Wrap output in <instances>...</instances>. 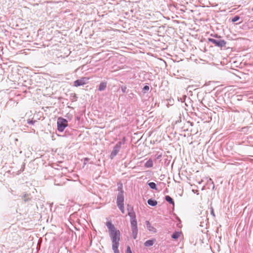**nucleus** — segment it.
<instances>
[{
	"mask_svg": "<svg viewBox=\"0 0 253 253\" xmlns=\"http://www.w3.org/2000/svg\"><path fill=\"white\" fill-rule=\"evenodd\" d=\"M57 129L60 132L64 131V129L68 126L67 121L62 118H59L57 120Z\"/></svg>",
	"mask_w": 253,
	"mask_h": 253,
	"instance_id": "20e7f679",
	"label": "nucleus"
},
{
	"mask_svg": "<svg viewBox=\"0 0 253 253\" xmlns=\"http://www.w3.org/2000/svg\"><path fill=\"white\" fill-rule=\"evenodd\" d=\"M190 124H191V126L193 125V123H190Z\"/></svg>",
	"mask_w": 253,
	"mask_h": 253,
	"instance_id": "c85d7f7f",
	"label": "nucleus"
},
{
	"mask_svg": "<svg viewBox=\"0 0 253 253\" xmlns=\"http://www.w3.org/2000/svg\"><path fill=\"white\" fill-rule=\"evenodd\" d=\"M155 242H156V239H151V240H147V241H146L144 243V246L145 247H150V246H152L153 245V244H154V243Z\"/></svg>",
	"mask_w": 253,
	"mask_h": 253,
	"instance_id": "9d476101",
	"label": "nucleus"
},
{
	"mask_svg": "<svg viewBox=\"0 0 253 253\" xmlns=\"http://www.w3.org/2000/svg\"><path fill=\"white\" fill-rule=\"evenodd\" d=\"M252 10L253 11V8H252Z\"/></svg>",
	"mask_w": 253,
	"mask_h": 253,
	"instance_id": "7c9ffc66",
	"label": "nucleus"
},
{
	"mask_svg": "<svg viewBox=\"0 0 253 253\" xmlns=\"http://www.w3.org/2000/svg\"><path fill=\"white\" fill-rule=\"evenodd\" d=\"M148 184L151 189L157 190L156 184H155V183L153 182H151L148 183Z\"/></svg>",
	"mask_w": 253,
	"mask_h": 253,
	"instance_id": "f3484780",
	"label": "nucleus"
},
{
	"mask_svg": "<svg viewBox=\"0 0 253 253\" xmlns=\"http://www.w3.org/2000/svg\"><path fill=\"white\" fill-rule=\"evenodd\" d=\"M130 211L128 212V215L130 217V226L132 231V236L134 239H136L138 233L137 223L136 219L135 213L131 208Z\"/></svg>",
	"mask_w": 253,
	"mask_h": 253,
	"instance_id": "7ed1b4c3",
	"label": "nucleus"
},
{
	"mask_svg": "<svg viewBox=\"0 0 253 253\" xmlns=\"http://www.w3.org/2000/svg\"><path fill=\"white\" fill-rule=\"evenodd\" d=\"M118 190L120 191L117 195V205H123L124 202V191L121 187H118Z\"/></svg>",
	"mask_w": 253,
	"mask_h": 253,
	"instance_id": "423d86ee",
	"label": "nucleus"
},
{
	"mask_svg": "<svg viewBox=\"0 0 253 253\" xmlns=\"http://www.w3.org/2000/svg\"><path fill=\"white\" fill-rule=\"evenodd\" d=\"M149 89V86L148 85H145L142 88V91L144 93H146Z\"/></svg>",
	"mask_w": 253,
	"mask_h": 253,
	"instance_id": "412c9836",
	"label": "nucleus"
},
{
	"mask_svg": "<svg viewBox=\"0 0 253 253\" xmlns=\"http://www.w3.org/2000/svg\"><path fill=\"white\" fill-rule=\"evenodd\" d=\"M35 122H36V121H33V120H28V124H30V125H34Z\"/></svg>",
	"mask_w": 253,
	"mask_h": 253,
	"instance_id": "5701e85b",
	"label": "nucleus"
},
{
	"mask_svg": "<svg viewBox=\"0 0 253 253\" xmlns=\"http://www.w3.org/2000/svg\"><path fill=\"white\" fill-rule=\"evenodd\" d=\"M22 199L26 202L31 200V198L28 194H24L22 196Z\"/></svg>",
	"mask_w": 253,
	"mask_h": 253,
	"instance_id": "dca6fc26",
	"label": "nucleus"
},
{
	"mask_svg": "<svg viewBox=\"0 0 253 253\" xmlns=\"http://www.w3.org/2000/svg\"><path fill=\"white\" fill-rule=\"evenodd\" d=\"M88 79L86 78H82L81 79L75 81L74 83V86L78 87L79 86L83 85L86 83Z\"/></svg>",
	"mask_w": 253,
	"mask_h": 253,
	"instance_id": "6e6552de",
	"label": "nucleus"
},
{
	"mask_svg": "<svg viewBox=\"0 0 253 253\" xmlns=\"http://www.w3.org/2000/svg\"><path fill=\"white\" fill-rule=\"evenodd\" d=\"M166 200L169 203L174 205V201L173 199L169 196H166L165 197Z\"/></svg>",
	"mask_w": 253,
	"mask_h": 253,
	"instance_id": "2eb2a0df",
	"label": "nucleus"
},
{
	"mask_svg": "<svg viewBox=\"0 0 253 253\" xmlns=\"http://www.w3.org/2000/svg\"><path fill=\"white\" fill-rule=\"evenodd\" d=\"M208 41L214 44V45L221 48L225 47L226 44V41L223 40H218L214 39L209 38Z\"/></svg>",
	"mask_w": 253,
	"mask_h": 253,
	"instance_id": "39448f33",
	"label": "nucleus"
},
{
	"mask_svg": "<svg viewBox=\"0 0 253 253\" xmlns=\"http://www.w3.org/2000/svg\"><path fill=\"white\" fill-rule=\"evenodd\" d=\"M162 157V155L161 154L158 155L156 157V159H160Z\"/></svg>",
	"mask_w": 253,
	"mask_h": 253,
	"instance_id": "a878e982",
	"label": "nucleus"
},
{
	"mask_svg": "<svg viewBox=\"0 0 253 253\" xmlns=\"http://www.w3.org/2000/svg\"><path fill=\"white\" fill-rule=\"evenodd\" d=\"M122 145V142L121 141H119L114 147L113 150L110 156L111 159H113L118 154L121 149Z\"/></svg>",
	"mask_w": 253,
	"mask_h": 253,
	"instance_id": "0eeeda50",
	"label": "nucleus"
},
{
	"mask_svg": "<svg viewBox=\"0 0 253 253\" xmlns=\"http://www.w3.org/2000/svg\"><path fill=\"white\" fill-rule=\"evenodd\" d=\"M239 19H240V17L239 16L236 15V16H234L232 19V21L233 22H235L238 21L239 20Z\"/></svg>",
	"mask_w": 253,
	"mask_h": 253,
	"instance_id": "aec40b11",
	"label": "nucleus"
},
{
	"mask_svg": "<svg viewBox=\"0 0 253 253\" xmlns=\"http://www.w3.org/2000/svg\"><path fill=\"white\" fill-rule=\"evenodd\" d=\"M131 208H132V207H131L130 206H129V205H127V211H128V212H129V211H130V210L131 209Z\"/></svg>",
	"mask_w": 253,
	"mask_h": 253,
	"instance_id": "bb28decb",
	"label": "nucleus"
},
{
	"mask_svg": "<svg viewBox=\"0 0 253 253\" xmlns=\"http://www.w3.org/2000/svg\"><path fill=\"white\" fill-rule=\"evenodd\" d=\"M127 88L126 86H122L121 87V89H122V91L123 92L125 93L126 92V90Z\"/></svg>",
	"mask_w": 253,
	"mask_h": 253,
	"instance_id": "b1692460",
	"label": "nucleus"
},
{
	"mask_svg": "<svg viewBox=\"0 0 253 253\" xmlns=\"http://www.w3.org/2000/svg\"><path fill=\"white\" fill-rule=\"evenodd\" d=\"M210 210H211V214L213 216V217H215V215L214 214V210H213V208L212 207H210Z\"/></svg>",
	"mask_w": 253,
	"mask_h": 253,
	"instance_id": "4be33fe9",
	"label": "nucleus"
},
{
	"mask_svg": "<svg viewBox=\"0 0 253 253\" xmlns=\"http://www.w3.org/2000/svg\"><path fill=\"white\" fill-rule=\"evenodd\" d=\"M126 253H132L130 248L129 246L127 247Z\"/></svg>",
	"mask_w": 253,
	"mask_h": 253,
	"instance_id": "393cba45",
	"label": "nucleus"
},
{
	"mask_svg": "<svg viewBox=\"0 0 253 253\" xmlns=\"http://www.w3.org/2000/svg\"><path fill=\"white\" fill-rule=\"evenodd\" d=\"M180 234L181 232L176 231L172 234L171 237L173 239L176 240L180 237Z\"/></svg>",
	"mask_w": 253,
	"mask_h": 253,
	"instance_id": "4468645a",
	"label": "nucleus"
},
{
	"mask_svg": "<svg viewBox=\"0 0 253 253\" xmlns=\"http://www.w3.org/2000/svg\"><path fill=\"white\" fill-rule=\"evenodd\" d=\"M119 246V245L112 246V250H113L114 253H120L118 250Z\"/></svg>",
	"mask_w": 253,
	"mask_h": 253,
	"instance_id": "a211bd4d",
	"label": "nucleus"
},
{
	"mask_svg": "<svg viewBox=\"0 0 253 253\" xmlns=\"http://www.w3.org/2000/svg\"><path fill=\"white\" fill-rule=\"evenodd\" d=\"M88 160V159H87V158L85 159V160Z\"/></svg>",
	"mask_w": 253,
	"mask_h": 253,
	"instance_id": "c756f323",
	"label": "nucleus"
},
{
	"mask_svg": "<svg viewBox=\"0 0 253 253\" xmlns=\"http://www.w3.org/2000/svg\"><path fill=\"white\" fill-rule=\"evenodd\" d=\"M153 166V161L152 159H150L148 161H147L145 164V167L147 168H152Z\"/></svg>",
	"mask_w": 253,
	"mask_h": 253,
	"instance_id": "f8f14e48",
	"label": "nucleus"
},
{
	"mask_svg": "<svg viewBox=\"0 0 253 253\" xmlns=\"http://www.w3.org/2000/svg\"><path fill=\"white\" fill-rule=\"evenodd\" d=\"M130 211L128 212V215L130 217V226L132 231V236L134 239H136L138 233L137 223L136 219L135 213L131 208Z\"/></svg>",
	"mask_w": 253,
	"mask_h": 253,
	"instance_id": "f03ea898",
	"label": "nucleus"
},
{
	"mask_svg": "<svg viewBox=\"0 0 253 253\" xmlns=\"http://www.w3.org/2000/svg\"><path fill=\"white\" fill-rule=\"evenodd\" d=\"M146 227L149 231L153 232H156V229L151 225L149 221H146Z\"/></svg>",
	"mask_w": 253,
	"mask_h": 253,
	"instance_id": "1a4fd4ad",
	"label": "nucleus"
},
{
	"mask_svg": "<svg viewBox=\"0 0 253 253\" xmlns=\"http://www.w3.org/2000/svg\"><path fill=\"white\" fill-rule=\"evenodd\" d=\"M148 204L151 206H155L157 205V202L156 200L150 199L147 201Z\"/></svg>",
	"mask_w": 253,
	"mask_h": 253,
	"instance_id": "ddd939ff",
	"label": "nucleus"
},
{
	"mask_svg": "<svg viewBox=\"0 0 253 253\" xmlns=\"http://www.w3.org/2000/svg\"><path fill=\"white\" fill-rule=\"evenodd\" d=\"M117 206L118 207L119 209L120 210L121 212L123 213H124V212H125L124 204L118 205Z\"/></svg>",
	"mask_w": 253,
	"mask_h": 253,
	"instance_id": "6ab92c4d",
	"label": "nucleus"
},
{
	"mask_svg": "<svg viewBox=\"0 0 253 253\" xmlns=\"http://www.w3.org/2000/svg\"><path fill=\"white\" fill-rule=\"evenodd\" d=\"M106 226L109 229L110 236L112 242V246L119 245L120 240V232L116 230L114 225L111 221L106 222Z\"/></svg>",
	"mask_w": 253,
	"mask_h": 253,
	"instance_id": "f257e3e1",
	"label": "nucleus"
},
{
	"mask_svg": "<svg viewBox=\"0 0 253 253\" xmlns=\"http://www.w3.org/2000/svg\"><path fill=\"white\" fill-rule=\"evenodd\" d=\"M107 86V83L106 82H102L100 84L99 87H98V90L99 91H103L105 89Z\"/></svg>",
	"mask_w": 253,
	"mask_h": 253,
	"instance_id": "9b49d317",
	"label": "nucleus"
},
{
	"mask_svg": "<svg viewBox=\"0 0 253 253\" xmlns=\"http://www.w3.org/2000/svg\"><path fill=\"white\" fill-rule=\"evenodd\" d=\"M214 37H215V38H217V37H218V36H217V35H214Z\"/></svg>",
	"mask_w": 253,
	"mask_h": 253,
	"instance_id": "cd10ccee",
	"label": "nucleus"
}]
</instances>
